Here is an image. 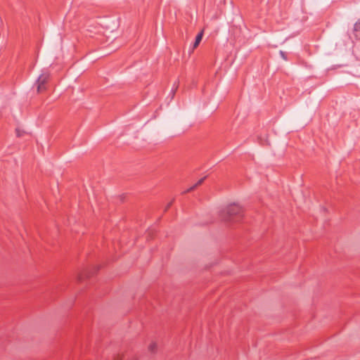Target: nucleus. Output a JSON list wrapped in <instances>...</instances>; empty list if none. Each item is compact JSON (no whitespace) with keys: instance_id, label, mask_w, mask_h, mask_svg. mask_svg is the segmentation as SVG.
I'll return each instance as SVG.
<instances>
[{"instance_id":"nucleus-7","label":"nucleus","mask_w":360,"mask_h":360,"mask_svg":"<svg viewBox=\"0 0 360 360\" xmlns=\"http://www.w3.org/2000/svg\"><path fill=\"white\" fill-rule=\"evenodd\" d=\"M354 32H360V18L356 22L354 25Z\"/></svg>"},{"instance_id":"nucleus-5","label":"nucleus","mask_w":360,"mask_h":360,"mask_svg":"<svg viewBox=\"0 0 360 360\" xmlns=\"http://www.w3.org/2000/svg\"><path fill=\"white\" fill-rule=\"evenodd\" d=\"M157 348H158V345H157V343L155 342H152L151 343H150V345L148 346V350L151 352H156Z\"/></svg>"},{"instance_id":"nucleus-4","label":"nucleus","mask_w":360,"mask_h":360,"mask_svg":"<svg viewBox=\"0 0 360 360\" xmlns=\"http://www.w3.org/2000/svg\"><path fill=\"white\" fill-rule=\"evenodd\" d=\"M202 36H203V31H201L200 33L198 34V35L195 37V42L193 44V49H195V48L198 47V46L199 45V44L200 43V41L202 39Z\"/></svg>"},{"instance_id":"nucleus-9","label":"nucleus","mask_w":360,"mask_h":360,"mask_svg":"<svg viewBox=\"0 0 360 360\" xmlns=\"http://www.w3.org/2000/svg\"><path fill=\"white\" fill-rule=\"evenodd\" d=\"M16 131H17V134H18V136H20V133H19V130H18V129H17Z\"/></svg>"},{"instance_id":"nucleus-6","label":"nucleus","mask_w":360,"mask_h":360,"mask_svg":"<svg viewBox=\"0 0 360 360\" xmlns=\"http://www.w3.org/2000/svg\"><path fill=\"white\" fill-rule=\"evenodd\" d=\"M204 179H205V178H202L200 180H198V182L195 184H194L193 186L189 188L186 191V192L191 191L194 190L197 186H198L199 185H200L203 182Z\"/></svg>"},{"instance_id":"nucleus-1","label":"nucleus","mask_w":360,"mask_h":360,"mask_svg":"<svg viewBox=\"0 0 360 360\" xmlns=\"http://www.w3.org/2000/svg\"><path fill=\"white\" fill-rule=\"evenodd\" d=\"M243 215V207L236 203L228 205L220 213L221 218L224 221H238Z\"/></svg>"},{"instance_id":"nucleus-3","label":"nucleus","mask_w":360,"mask_h":360,"mask_svg":"<svg viewBox=\"0 0 360 360\" xmlns=\"http://www.w3.org/2000/svg\"><path fill=\"white\" fill-rule=\"evenodd\" d=\"M115 360H138L136 356L124 354L122 356H117Z\"/></svg>"},{"instance_id":"nucleus-8","label":"nucleus","mask_w":360,"mask_h":360,"mask_svg":"<svg viewBox=\"0 0 360 360\" xmlns=\"http://www.w3.org/2000/svg\"><path fill=\"white\" fill-rule=\"evenodd\" d=\"M280 54H281V56H282V58L283 59L286 60V56H285V53L283 51H280Z\"/></svg>"},{"instance_id":"nucleus-2","label":"nucleus","mask_w":360,"mask_h":360,"mask_svg":"<svg viewBox=\"0 0 360 360\" xmlns=\"http://www.w3.org/2000/svg\"><path fill=\"white\" fill-rule=\"evenodd\" d=\"M49 75L46 73L41 74L37 82V91L39 93L44 91L46 89L45 84L49 80Z\"/></svg>"}]
</instances>
